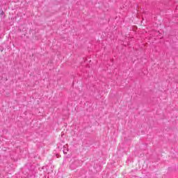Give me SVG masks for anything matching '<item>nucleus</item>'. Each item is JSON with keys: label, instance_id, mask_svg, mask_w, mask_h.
I'll list each match as a JSON object with an SVG mask.
<instances>
[{"label": "nucleus", "instance_id": "f257e3e1", "mask_svg": "<svg viewBox=\"0 0 178 178\" xmlns=\"http://www.w3.org/2000/svg\"><path fill=\"white\" fill-rule=\"evenodd\" d=\"M63 154H67V152H69V149H63Z\"/></svg>", "mask_w": 178, "mask_h": 178}]
</instances>
